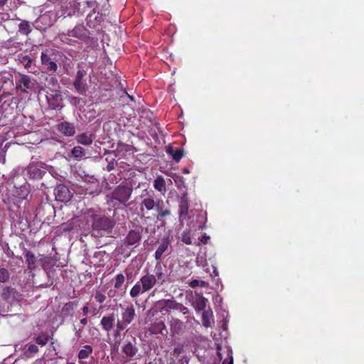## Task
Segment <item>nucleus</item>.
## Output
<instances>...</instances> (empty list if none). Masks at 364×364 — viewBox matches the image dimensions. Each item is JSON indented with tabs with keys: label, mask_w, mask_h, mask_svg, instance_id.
Instances as JSON below:
<instances>
[{
	"label": "nucleus",
	"mask_w": 364,
	"mask_h": 364,
	"mask_svg": "<svg viewBox=\"0 0 364 364\" xmlns=\"http://www.w3.org/2000/svg\"><path fill=\"white\" fill-rule=\"evenodd\" d=\"M140 204L141 218H149L146 216L149 213L156 218L159 221H161L164 218L171 215V210L164 207V202L159 198L154 199V193L152 196H148L144 198Z\"/></svg>",
	"instance_id": "f257e3e1"
},
{
	"label": "nucleus",
	"mask_w": 364,
	"mask_h": 364,
	"mask_svg": "<svg viewBox=\"0 0 364 364\" xmlns=\"http://www.w3.org/2000/svg\"><path fill=\"white\" fill-rule=\"evenodd\" d=\"M132 191V186L127 181H123L107 196V203L114 207L125 205L131 198Z\"/></svg>",
	"instance_id": "f03ea898"
},
{
	"label": "nucleus",
	"mask_w": 364,
	"mask_h": 364,
	"mask_svg": "<svg viewBox=\"0 0 364 364\" xmlns=\"http://www.w3.org/2000/svg\"><path fill=\"white\" fill-rule=\"evenodd\" d=\"M143 288L147 292L150 291L155 285H163L166 281V275L163 271L160 263H158L154 269V274L147 273L140 278Z\"/></svg>",
	"instance_id": "7ed1b4c3"
},
{
	"label": "nucleus",
	"mask_w": 364,
	"mask_h": 364,
	"mask_svg": "<svg viewBox=\"0 0 364 364\" xmlns=\"http://www.w3.org/2000/svg\"><path fill=\"white\" fill-rule=\"evenodd\" d=\"M36 84V80L30 75L19 74V78L16 82V88L28 95L35 90Z\"/></svg>",
	"instance_id": "20e7f679"
},
{
	"label": "nucleus",
	"mask_w": 364,
	"mask_h": 364,
	"mask_svg": "<svg viewBox=\"0 0 364 364\" xmlns=\"http://www.w3.org/2000/svg\"><path fill=\"white\" fill-rule=\"evenodd\" d=\"M115 222L106 216H96L92 222V228L95 231H103L105 232H112Z\"/></svg>",
	"instance_id": "39448f33"
},
{
	"label": "nucleus",
	"mask_w": 364,
	"mask_h": 364,
	"mask_svg": "<svg viewBox=\"0 0 364 364\" xmlns=\"http://www.w3.org/2000/svg\"><path fill=\"white\" fill-rule=\"evenodd\" d=\"M143 228L141 226H138L135 229L130 230L127 236L123 240V244L125 247H137L139 245L141 240Z\"/></svg>",
	"instance_id": "423d86ee"
},
{
	"label": "nucleus",
	"mask_w": 364,
	"mask_h": 364,
	"mask_svg": "<svg viewBox=\"0 0 364 364\" xmlns=\"http://www.w3.org/2000/svg\"><path fill=\"white\" fill-rule=\"evenodd\" d=\"M139 351L136 338L134 336L124 338L122 342V352L127 358L135 357Z\"/></svg>",
	"instance_id": "0eeeda50"
},
{
	"label": "nucleus",
	"mask_w": 364,
	"mask_h": 364,
	"mask_svg": "<svg viewBox=\"0 0 364 364\" xmlns=\"http://www.w3.org/2000/svg\"><path fill=\"white\" fill-rule=\"evenodd\" d=\"M19 296L18 292L11 287H3L0 291V297L5 304H8L9 309L15 301H19Z\"/></svg>",
	"instance_id": "6e6552de"
},
{
	"label": "nucleus",
	"mask_w": 364,
	"mask_h": 364,
	"mask_svg": "<svg viewBox=\"0 0 364 364\" xmlns=\"http://www.w3.org/2000/svg\"><path fill=\"white\" fill-rule=\"evenodd\" d=\"M46 100L50 109L60 110L63 107V97L60 90H55L46 95Z\"/></svg>",
	"instance_id": "1a4fd4ad"
},
{
	"label": "nucleus",
	"mask_w": 364,
	"mask_h": 364,
	"mask_svg": "<svg viewBox=\"0 0 364 364\" xmlns=\"http://www.w3.org/2000/svg\"><path fill=\"white\" fill-rule=\"evenodd\" d=\"M85 75L86 72L84 70H77L73 82V86L76 92L82 95H85L87 92V85L83 80Z\"/></svg>",
	"instance_id": "9d476101"
},
{
	"label": "nucleus",
	"mask_w": 364,
	"mask_h": 364,
	"mask_svg": "<svg viewBox=\"0 0 364 364\" xmlns=\"http://www.w3.org/2000/svg\"><path fill=\"white\" fill-rule=\"evenodd\" d=\"M16 61L18 64H21L24 68V69L28 70V73L32 74H36L37 73L36 66L34 65V60L28 55L19 53L17 55Z\"/></svg>",
	"instance_id": "9b49d317"
},
{
	"label": "nucleus",
	"mask_w": 364,
	"mask_h": 364,
	"mask_svg": "<svg viewBox=\"0 0 364 364\" xmlns=\"http://www.w3.org/2000/svg\"><path fill=\"white\" fill-rule=\"evenodd\" d=\"M48 52L49 51L46 50V51L41 53V62L42 65L48 72L55 73H56L58 67L57 63L52 60L50 55L48 54Z\"/></svg>",
	"instance_id": "f8f14e48"
},
{
	"label": "nucleus",
	"mask_w": 364,
	"mask_h": 364,
	"mask_svg": "<svg viewBox=\"0 0 364 364\" xmlns=\"http://www.w3.org/2000/svg\"><path fill=\"white\" fill-rule=\"evenodd\" d=\"M120 307L122 309V320L129 325L136 317L134 305L129 303L125 307H122V305H120Z\"/></svg>",
	"instance_id": "ddd939ff"
},
{
	"label": "nucleus",
	"mask_w": 364,
	"mask_h": 364,
	"mask_svg": "<svg viewBox=\"0 0 364 364\" xmlns=\"http://www.w3.org/2000/svg\"><path fill=\"white\" fill-rule=\"evenodd\" d=\"M88 31L82 25H76L72 30L68 31L67 36L69 37L76 38L80 40H85L88 38Z\"/></svg>",
	"instance_id": "4468645a"
},
{
	"label": "nucleus",
	"mask_w": 364,
	"mask_h": 364,
	"mask_svg": "<svg viewBox=\"0 0 364 364\" xmlns=\"http://www.w3.org/2000/svg\"><path fill=\"white\" fill-rule=\"evenodd\" d=\"M55 195L57 200L68 202L71 198V193L68 188L63 184L58 185L55 189Z\"/></svg>",
	"instance_id": "2eb2a0df"
},
{
	"label": "nucleus",
	"mask_w": 364,
	"mask_h": 364,
	"mask_svg": "<svg viewBox=\"0 0 364 364\" xmlns=\"http://www.w3.org/2000/svg\"><path fill=\"white\" fill-rule=\"evenodd\" d=\"M45 171L38 167L36 164H30L26 169L25 175L30 179L41 178Z\"/></svg>",
	"instance_id": "dca6fc26"
},
{
	"label": "nucleus",
	"mask_w": 364,
	"mask_h": 364,
	"mask_svg": "<svg viewBox=\"0 0 364 364\" xmlns=\"http://www.w3.org/2000/svg\"><path fill=\"white\" fill-rule=\"evenodd\" d=\"M59 132L66 136H73L75 133V127L73 123L67 121L62 122L57 125Z\"/></svg>",
	"instance_id": "f3484780"
},
{
	"label": "nucleus",
	"mask_w": 364,
	"mask_h": 364,
	"mask_svg": "<svg viewBox=\"0 0 364 364\" xmlns=\"http://www.w3.org/2000/svg\"><path fill=\"white\" fill-rule=\"evenodd\" d=\"M189 204L188 200V194L187 193H184L182 194L179 203V218L181 220H185L187 218L188 213Z\"/></svg>",
	"instance_id": "a211bd4d"
},
{
	"label": "nucleus",
	"mask_w": 364,
	"mask_h": 364,
	"mask_svg": "<svg viewBox=\"0 0 364 364\" xmlns=\"http://www.w3.org/2000/svg\"><path fill=\"white\" fill-rule=\"evenodd\" d=\"M170 329L173 335L180 334L183 332L185 325L183 321L178 318H172L170 321Z\"/></svg>",
	"instance_id": "6ab92c4d"
},
{
	"label": "nucleus",
	"mask_w": 364,
	"mask_h": 364,
	"mask_svg": "<svg viewBox=\"0 0 364 364\" xmlns=\"http://www.w3.org/2000/svg\"><path fill=\"white\" fill-rule=\"evenodd\" d=\"M170 245L169 237H164L161 240L158 248L154 253V257L156 260H160L162 257L163 254L167 250L168 245Z\"/></svg>",
	"instance_id": "aec40b11"
},
{
	"label": "nucleus",
	"mask_w": 364,
	"mask_h": 364,
	"mask_svg": "<svg viewBox=\"0 0 364 364\" xmlns=\"http://www.w3.org/2000/svg\"><path fill=\"white\" fill-rule=\"evenodd\" d=\"M114 320L113 314L103 316L100 321L102 328L107 332L110 331L113 328Z\"/></svg>",
	"instance_id": "412c9836"
},
{
	"label": "nucleus",
	"mask_w": 364,
	"mask_h": 364,
	"mask_svg": "<svg viewBox=\"0 0 364 364\" xmlns=\"http://www.w3.org/2000/svg\"><path fill=\"white\" fill-rule=\"evenodd\" d=\"M94 135L87 132L79 134L76 136V141L78 144L89 146L93 142Z\"/></svg>",
	"instance_id": "4be33fe9"
},
{
	"label": "nucleus",
	"mask_w": 364,
	"mask_h": 364,
	"mask_svg": "<svg viewBox=\"0 0 364 364\" xmlns=\"http://www.w3.org/2000/svg\"><path fill=\"white\" fill-rule=\"evenodd\" d=\"M23 255L28 264V268L30 270H34L36 268L37 262L35 255L32 252L28 251L26 249L23 252Z\"/></svg>",
	"instance_id": "5701e85b"
},
{
	"label": "nucleus",
	"mask_w": 364,
	"mask_h": 364,
	"mask_svg": "<svg viewBox=\"0 0 364 364\" xmlns=\"http://www.w3.org/2000/svg\"><path fill=\"white\" fill-rule=\"evenodd\" d=\"M166 153L171 156L176 162H179L183 156V149L181 148L174 149L172 146H168L166 148Z\"/></svg>",
	"instance_id": "b1692460"
},
{
	"label": "nucleus",
	"mask_w": 364,
	"mask_h": 364,
	"mask_svg": "<svg viewBox=\"0 0 364 364\" xmlns=\"http://www.w3.org/2000/svg\"><path fill=\"white\" fill-rule=\"evenodd\" d=\"M145 292L146 291H145L144 288H143L142 284L139 280L136 282V284L130 289L129 295L132 299H136Z\"/></svg>",
	"instance_id": "393cba45"
},
{
	"label": "nucleus",
	"mask_w": 364,
	"mask_h": 364,
	"mask_svg": "<svg viewBox=\"0 0 364 364\" xmlns=\"http://www.w3.org/2000/svg\"><path fill=\"white\" fill-rule=\"evenodd\" d=\"M160 304H163L162 309L168 311V309L178 310L180 303L171 299H164L159 301Z\"/></svg>",
	"instance_id": "a878e982"
},
{
	"label": "nucleus",
	"mask_w": 364,
	"mask_h": 364,
	"mask_svg": "<svg viewBox=\"0 0 364 364\" xmlns=\"http://www.w3.org/2000/svg\"><path fill=\"white\" fill-rule=\"evenodd\" d=\"M78 301H69L64 304L62 309V313L66 316H72L75 309L77 306Z\"/></svg>",
	"instance_id": "bb28decb"
},
{
	"label": "nucleus",
	"mask_w": 364,
	"mask_h": 364,
	"mask_svg": "<svg viewBox=\"0 0 364 364\" xmlns=\"http://www.w3.org/2000/svg\"><path fill=\"white\" fill-rule=\"evenodd\" d=\"M154 188L161 193L163 195L166 192V183L164 178L161 176H159L154 181Z\"/></svg>",
	"instance_id": "cd10ccee"
},
{
	"label": "nucleus",
	"mask_w": 364,
	"mask_h": 364,
	"mask_svg": "<svg viewBox=\"0 0 364 364\" xmlns=\"http://www.w3.org/2000/svg\"><path fill=\"white\" fill-rule=\"evenodd\" d=\"M213 317V314L211 309L204 310L202 314V323L203 326L208 328L211 326V319Z\"/></svg>",
	"instance_id": "c85d7f7f"
},
{
	"label": "nucleus",
	"mask_w": 364,
	"mask_h": 364,
	"mask_svg": "<svg viewBox=\"0 0 364 364\" xmlns=\"http://www.w3.org/2000/svg\"><path fill=\"white\" fill-rule=\"evenodd\" d=\"M38 352V347L33 343H28L24 348V355L26 358H33Z\"/></svg>",
	"instance_id": "c756f323"
},
{
	"label": "nucleus",
	"mask_w": 364,
	"mask_h": 364,
	"mask_svg": "<svg viewBox=\"0 0 364 364\" xmlns=\"http://www.w3.org/2000/svg\"><path fill=\"white\" fill-rule=\"evenodd\" d=\"M18 31L22 35L28 36L32 31L30 22L22 21L18 25Z\"/></svg>",
	"instance_id": "7c9ffc66"
},
{
	"label": "nucleus",
	"mask_w": 364,
	"mask_h": 364,
	"mask_svg": "<svg viewBox=\"0 0 364 364\" xmlns=\"http://www.w3.org/2000/svg\"><path fill=\"white\" fill-rule=\"evenodd\" d=\"M50 336L47 332H43L38 336H35L33 338V340L36 341V343L41 346H46L48 341H49Z\"/></svg>",
	"instance_id": "2f4dec72"
},
{
	"label": "nucleus",
	"mask_w": 364,
	"mask_h": 364,
	"mask_svg": "<svg viewBox=\"0 0 364 364\" xmlns=\"http://www.w3.org/2000/svg\"><path fill=\"white\" fill-rule=\"evenodd\" d=\"M85 150L80 146H76L71 150V156H73L76 160H80L85 157Z\"/></svg>",
	"instance_id": "473e14b6"
},
{
	"label": "nucleus",
	"mask_w": 364,
	"mask_h": 364,
	"mask_svg": "<svg viewBox=\"0 0 364 364\" xmlns=\"http://www.w3.org/2000/svg\"><path fill=\"white\" fill-rule=\"evenodd\" d=\"M93 349L92 347L90 345H85L82 349H81L77 355V358L80 360L87 358L92 353Z\"/></svg>",
	"instance_id": "72a5a7b5"
},
{
	"label": "nucleus",
	"mask_w": 364,
	"mask_h": 364,
	"mask_svg": "<svg viewBox=\"0 0 364 364\" xmlns=\"http://www.w3.org/2000/svg\"><path fill=\"white\" fill-rule=\"evenodd\" d=\"M207 299L203 296H200L196 299L195 301V309L197 311H204L207 304Z\"/></svg>",
	"instance_id": "f704fd0d"
},
{
	"label": "nucleus",
	"mask_w": 364,
	"mask_h": 364,
	"mask_svg": "<svg viewBox=\"0 0 364 364\" xmlns=\"http://www.w3.org/2000/svg\"><path fill=\"white\" fill-rule=\"evenodd\" d=\"M30 186L28 183H25L19 188L18 191V198L21 199H26L29 193Z\"/></svg>",
	"instance_id": "c9c22d12"
},
{
	"label": "nucleus",
	"mask_w": 364,
	"mask_h": 364,
	"mask_svg": "<svg viewBox=\"0 0 364 364\" xmlns=\"http://www.w3.org/2000/svg\"><path fill=\"white\" fill-rule=\"evenodd\" d=\"M125 281V277L123 274L120 273L115 276L114 287L116 289H120Z\"/></svg>",
	"instance_id": "e433bc0d"
},
{
	"label": "nucleus",
	"mask_w": 364,
	"mask_h": 364,
	"mask_svg": "<svg viewBox=\"0 0 364 364\" xmlns=\"http://www.w3.org/2000/svg\"><path fill=\"white\" fill-rule=\"evenodd\" d=\"M10 278V273L6 268H0V282L4 283Z\"/></svg>",
	"instance_id": "4c0bfd02"
},
{
	"label": "nucleus",
	"mask_w": 364,
	"mask_h": 364,
	"mask_svg": "<svg viewBox=\"0 0 364 364\" xmlns=\"http://www.w3.org/2000/svg\"><path fill=\"white\" fill-rule=\"evenodd\" d=\"M129 324L125 323L122 320H118L116 325V330L114 331V335H119L120 332L123 331Z\"/></svg>",
	"instance_id": "58836bf2"
},
{
	"label": "nucleus",
	"mask_w": 364,
	"mask_h": 364,
	"mask_svg": "<svg viewBox=\"0 0 364 364\" xmlns=\"http://www.w3.org/2000/svg\"><path fill=\"white\" fill-rule=\"evenodd\" d=\"M181 240L186 245H191L192 240L191 237L190 231L183 232L181 235Z\"/></svg>",
	"instance_id": "ea45409f"
},
{
	"label": "nucleus",
	"mask_w": 364,
	"mask_h": 364,
	"mask_svg": "<svg viewBox=\"0 0 364 364\" xmlns=\"http://www.w3.org/2000/svg\"><path fill=\"white\" fill-rule=\"evenodd\" d=\"M152 328H153V332L154 333H162L163 329L165 328V324L164 323V322L160 321V322H159L157 323H155Z\"/></svg>",
	"instance_id": "a19ab883"
},
{
	"label": "nucleus",
	"mask_w": 364,
	"mask_h": 364,
	"mask_svg": "<svg viewBox=\"0 0 364 364\" xmlns=\"http://www.w3.org/2000/svg\"><path fill=\"white\" fill-rule=\"evenodd\" d=\"M95 299L100 304H102L106 300V296L97 291L95 294Z\"/></svg>",
	"instance_id": "79ce46f5"
},
{
	"label": "nucleus",
	"mask_w": 364,
	"mask_h": 364,
	"mask_svg": "<svg viewBox=\"0 0 364 364\" xmlns=\"http://www.w3.org/2000/svg\"><path fill=\"white\" fill-rule=\"evenodd\" d=\"M10 311L8 304H5L3 299L0 297V315L7 313Z\"/></svg>",
	"instance_id": "37998d69"
},
{
	"label": "nucleus",
	"mask_w": 364,
	"mask_h": 364,
	"mask_svg": "<svg viewBox=\"0 0 364 364\" xmlns=\"http://www.w3.org/2000/svg\"><path fill=\"white\" fill-rule=\"evenodd\" d=\"M205 284V282L204 281H199L198 279H193L189 282V286L191 288H196L197 287H204Z\"/></svg>",
	"instance_id": "c03bdc74"
},
{
	"label": "nucleus",
	"mask_w": 364,
	"mask_h": 364,
	"mask_svg": "<svg viewBox=\"0 0 364 364\" xmlns=\"http://www.w3.org/2000/svg\"><path fill=\"white\" fill-rule=\"evenodd\" d=\"M48 83L54 87H59V83L55 77H50L48 80Z\"/></svg>",
	"instance_id": "a18cd8bd"
},
{
	"label": "nucleus",
	"mask_w": 364,
	"mask_h": 364,
	"mask_svg": "<svg viewBox=\"0 0 364 364\" xmlns=\"http://www.w3.org/2000/svg\"><path fill=\"white\" fill-rule=\"evenodd\" d=\"M114 167H115V159H112L109 161H108V164L106 167V170L107 171H111L113 169H114Z\"/></svg>",
	"instance_id": "49530a36"
},
{
	"label": "nucleus",
	"mask_w": 364,
	"mask_h": 364,
	"mask_svg": "<svg viewBox=\"0 0 364 364\" xmlns=\"http://www.w3.org/2000/svg\"><path fill=\"white\" fill-rule=\"evenodd\" d=\"M173 352L174 355H179L183 352V348L182 346H176L174 348Z\"/></svg>",
	"instance_id": "de8ad7c7"
},
{
	"label": "nucleus",
	"mask_w": 364,
	"mask_h": 364,
	"mask_svg": "<svg viewBox=\"0 0 364 364\" xmlns=\"http://www.w3.org/2000/svg\"><path fill=\"white\" fill-rule=\"evenodd\" d=\"M95 14V10H93L92 13H90L87 15V18H86L87 19V24L89 25V26H90V27L91 26H95V25L92 24V22H91L92 21V17Z\"/></svg>",
	"instance_id": "09e8293b"
},
{
	"label": "nucleus",
	"mask_w": 364,
	"mask_h": 364,
	"mask_svg": "<svg viewBox=\"0 0 364 364\" xmlns=\"http://www.w3.org/2000/svg\"><path fill=\"white\" fill-rule=\"evenodd\" d=\"M210 236L207 235L205 233L203 234L200 238V242L203 243V244H207L208 242L210 240Z\"/></svg>",
	"instance_id": "8fccbe9b"
},
{
	"label": "nucleus",
	"mask_w": 364,
	"mask_h": 364,
	"mask_svg": "<svg viewBox=\"0 0 364 364\" xmlns=\"http://www.w3.org/2000/svg\"><path fill=\"white\" fill-rule=\"evenodd\" d=\"M180 306H178V310H179L183 314H186L188 313V309L187 307L184 306L182 304L180 303Z\"/></svg>",
	"instance_id": "3c124183"
},
{
	"label": "nucleus",
	"mask_w": 364,
	"mask_h": 364,
	"mask_svg": "<svg viewBox=\"0 0 364 364\" xmlns=\"http://www.w3.org/2000/svg\"><path fill=\"white\" fill-rule=\"evenodd\" d=\"M82 313L83 316H86L89 313L88 303H87L82 309Z\"/></svg>",
	"instance_id": "603ef678"
},
{
	"label": "nucleus",
	"mask_w": 364,
	"mask_h": 364,
	"mask_svg": "<svg viewBox=\"0 0 364 364\" xmlns=\"http://www.w3.org/2000/svg\"><path fill=\"white\" fill-rule=\"evenodd\" d=\"M80 324L85 326V325L87 324L88 320L86 317H84L82 319H80Z\"/></svg>",
	"instance_id": "864d4df0"
},
{
	"label": "nucleus",
	"mask_w": 364,
	"mask_h": 364,
	"mask_svg": "<svg viewBox=\"0 0 364 364\" xmlns=\"http://www.w3.org/2000/svg\"><path fill=\"white\" fill-rule=\"evenodd\" d=\"M228 363V364H233V359H232V357L230 358V360L228 362L226 360H225L222 364H226Z\"/></svg>",
	"instance_id": "5fc2aeb1"
},
{
	"label": "nucleus",
	"mask_w": 364,
	"mask_h": 364,
	"mask_svg": "<svg viewBox=\"0 0 364 364\" xmlns=\"http://www.w3.org/2000/svg\"><path fill=\"white\" fill-rule=\"evenodd\" d=\"M8 0H0V6H4Z\"/></svg>",
	"instance_id": "6e6d98bb"
},
{
	"label": "nucleus",
	"mask_w": 364,
	"mask_h": 364,
	"mask_svg": "<svg viewBox=\"0 0 364 364\" xmlns=\"http://www.w3.org/2000/svg\"><path fill=\"white\" fill-rule=\"evenodd\" d=\"M182 171H183V173H186V174H188V173H190V172H189L188 168H186V167H184V168H183Z\"/></svg>",
	"instance_id": "4d7b16f0"
},
{
	"label": "nucleus",
	"mask_w": 364,
	"mask_h": 364,
	"mask_svg": "<svg viewBox=\"0 0 364 364\" xmlns=\"http://www.w3.org/2000/svg\"><path fill=\"white\" fill-rule=\"evenodd\" d=\"M72 99L75 101V103L80 102V98L77 97H73Z\"/></svg>",
	"instance_id": "13d9d810"
},
{
	"label": "nucleus",
	"mask_w": 364,
	"mask_h": 364,
	"mask_svg": "<svg viewBox=\"0 0 364 364\" xmlns=\"http://www.w3.org/2000/svg\"><path fill=\"white\" fill-rule=\"evenodd\" d=\"M86 4H87V6L90 7V8L92 7V5H93V2L92 1H87Z\"/></svg>",
	"instance_id": "bf43d9fd"
},
{
	"label": "nucleus",
	"mask_w": 364,
	"mask_h": 364,
	"mask_svg": "<svg viewBox=\"0 0 364 364\" xmlns=\"http://www.w3.org/2000/svg\"><path fill=\"white\" fill-rule=\"evenodd\" d=\"M80 330L79 329L78 331H75V336H76L77 337H80Z\"/></svg>",
	"instance_id": "052dcab7"
},
{
	"label": "nucleus",
	"mask_w": 364,
	"mask_h": 364,
	"mask_svg": "<svg viewBox=\"0 0 364 364\" xmlns=\"http://www.w3.org/2000/svg\"><path fill=\"white\" fill-rule=\"evenodd\" d=\"M126 274H127V279H129V277H130V275L132 274V273H128L127 271L126 270Z\"/></svg>",
	"instance_id": "680f3d73"
},
{
	"label": "nucleus",
	"mask_w": 364,
	"mask_h": 364,
	"mask_svg": "<svg viewBox=\"0 0 364 364\" xmlns=\"http://www.w3.org/2000/svg\"><path fill=\"white\" fill-rule=\"evenodd\" d=\"M66 364H75V363H73V362H68Z\"/></svg>",
	"instance_id": "e2e57ef3"
},
{
	"label": "nucleus",
	"mask_w": 364,
	"mask_h": 364,
	"mask_svg": "<svg viewBox=\"0 0 364 364\" xmlns=\"http://www.w3.org/2000/svg\"><path fill=\"white\" fill-rule=\"evenodd\" d=\"M129 97L132 100H133V97H132V96H129Z\"/></svg>",
	"instance_id": "0e129e2a"
},
{
	"label": "nucleus",
	"mask_w": 364,
	"mask_h": 364,
	"mask_svg": "<svg viewBox=\"0 0 364 364\" xmlns=\"http://www.w3.org/2000/svg\"><path fill=\"white\" fill-rule=\"evenodd\" d=\"M89 193L92 194V193H94V191H90V192H89Z\"/></svg>",
	"instance_id": "69168bd1"
},
{
	"label": "nucleus",
	"mask_w": 364,
	"mask_h": 364,
	"mask_svg": "<svg viewBox=\"0 0 364 364\" xmlns=\"http://www.w3.org/2000/svg\"><path fill=\"white\" fill-rule=\"evenodd\" d=\"M94 184H95L96 186H97V182H95V183H94Z\"/></svg>",
	"instance_id": "338daca9"
}]
</instances>
